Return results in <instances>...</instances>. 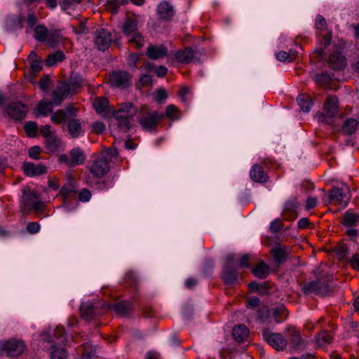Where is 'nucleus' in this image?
I'll return each mask as SVG.
<instances>
[{"instance_id":"obj_1","label":"nucleus","mask_w":359,"mask_h":359,"mask_svg":"<svg viewBox=\"0 0 359 359\" xmlns=\"http://www.w3.org/2000/svg\"><path fill=\"white\" fill-rule=\"evenodd\" d=\"M114 155H116V151L109 149L91 156L87 167L94 177L101 178L109 172V161Z\"/></svg>"},{"instance_id":"obj_2","label":"nucleus","mask_w":359,"mask_h":359,"mask_svg":"<svg viewBox=\"0 0 359 359\" xmlns=\"http://www.w3.org/2000/svg\"><path fill=\"white\" fill-rule=\"evenodd\" d=\"M137 113V109L132 102L123 103L114 113V118L118 121V128L125 133L128 131L132 126L130 120Z\"/></svg>"},{"instance_id":"obj_3","label":"nucleus","mask_w":359,"mask_h":359,"mask_svg":"<svg viewBox=\"0 0 359 359\" xmlns=\"http://www.w3.org/2000/svg\"><path fill=\"white\" fill-rule=\"evenodd\" d=\"M45 205L40 197L33 191H25L21 199V212L24 215L29 214L32 210L40 213Z\"/></svg>"},{"instance_id":"obj_4","label":"nucleus","mask_w":359,"mask_h":359,"mask_svg":"<svg viewBox=\"0 0 359 359\" xmlns=\"http://www.w3.org/2000/svg\"><path fill=\"white\" fill-rule=\"evenodd\" d=\"M163 117L164 114H159L156 111L150 110L147 106H142L137 116V119L144 130H152L156 128Z\"/></svg>"},{"instance_id":"obj_5","label":"nucleus","mask_w":359,"mask_h":359,"mask_svg":"<svg viewBox=\"0 0 359 359\" xmlns=\"http://www.w3.org/2000/svg\"><path fill=\"white\" fill-rule=\"evenodd\" d=\"M351 199L349 187L343 184L341 187H334L329 194V201L334 205L346 207Z\"/></svg>"},{"instance_id":"obj_6","label":"nucleus","mask_w":359,"mask_h":359,"mask_svg":"<svg viewBox=\"0 0 359 359\" xmlns=\"http://www.w3.org/2000/svg\"><path fill=\"white\" fill-rule=\"evenodd\" d=\"M262 337L269 345L277 351H283L287 347V341L280 333L271 332L264 329L262 330Z\"/></svg>"},{"instance_id":"obj_7","label":"nucleus","mask_w":359,"mask_h":359,"mask_svg":"<svg viewBox=\"0 0 359 359\" xmlns=\"http://www.w3.org/2000/svg\"><path fill=\"white\" fill-rule=\"evenodd\" d=\"M234 261V255H228L226 257V264L223 270L222 278L227 285H233L238 281V273L232 266Z\"/></svg>"},{"instance_id":"obj_8","label":"nucleus","mask_w":359,"mask_h":359,"mask_svg":"<svg viewBox=\"0 0 359 359\" xmlns=\"http://www.w3.org/2000/svg\"><path fill=\"white\" fill-rule=\"evenodd\" d=\"M5 111L11 118L20 121L26 116L28 107L21 102L15 101L8 104L5 108Z\"/></svg>"},{"instance_id":"obj_9","label":"nucleus","mask_w":359,"mask_h":359,"mask_svg":"<svg viewBox=\"0 0 359 359\" xmlns=\"http://www.w3.org/2000/svg\"><path fill=\"white\" fill-rule=\"evenodd\" d=\"M109 82L112 86L125 88L131 85L132 76L125 71L114 72L110 74Z\"/></svg>"},{"instance_id":"obj_10","label":"nucleus","mask_w":359,"mask_h":359,"mask_svg":"<svg viewBox=\"0 0 359 359\" xmlns=\"http://www.w3.org/2000/svg\"><path fill=\"white\" fill-rule=\"evenodd\" d=\"M70 94H73L71 91L70 85L67 82H60L51 94L52 102L55 105L58 106Z\"/></svg>"},{"instance_id":"obj_11","label":"nucleus","mask_w":359,"mask_h":359,"mask_svg":"<svg viewBox=\"0 0 359 359\" xmlns=\"http://www.w3.org/2000/svg\"><path fill=\"white\" fill-rule=\"evenodd\" d=\"M338 112V99L336 96H329L323 106V113L319 117L321 121L328 122L325 118H332Z\"/></svg>"},{"instance_id":"obj_12","label":"nucleus","mask_w":359,"mask_h":359,"mask_svg":"<svg viewBox=\"0 0 359 359\" xmlns=\"http://www.w3.org/2000/svg\"><path fill=\"white\" fill-rule=\"evenodd\" d=\"M111 41V34L108 30L100 28L95 31V43L99 50H107Z\"/></svg>"},{"instance_id":"obj_13","label":"nucleus","mask_w":359,"mask_h":359,"mask_svg":"<svg viewBox=\"0 0 359 359\" xmlns=\"http://www.w3.org/2000/svg\"><path fill=\"white\" fill-rule=\"evenodd\" d=\"M34 39L40 42H46L52 45L55 42V34L53 32H48L44 25H37L34 29Z\"/></svg>"},{"instance_id":"obj_14","label":"nucleus","mask_w":359,"mask_h":359,"mask_svg":"<svg viewBox=\"0 0 359 359\" xmlns=\"http://www.w3.org/2000/svg\"><path fill=\"white\" fill-rule=\"evenodd\" d=\"M6 355L13 358L20 355L25 350V344L21 340L10 339L6 341Z\"/></svg>"},{"instance_id":"obj_15","label":"nucleus","mask_w":359,"mask_h":359,"mask_svg":"<svg viewBox=\"0 0 359 359\" xmlns=\"http://www.w3.org/2000/svg\"><path fill=\"white\" fill-rule=\"evenodd\" d=\"M302 290L305 294L315 293L319 295H325L329 291V287L327 284L320 280H316L305 284Z\"/></svg>"},{"instance_id":"obj_16","label":"nucleus","mask_w":359,"mask_h":359,"mask_svg":"<svg viewBox=\"0 0 359 359\" xmlns=\"http://www.w3.org/2000/svg\"><path fill=\"white\" fill-rule=\"evenodd\" d=\"M328 64L330 67L333 69H342L346 65V59L341 51L336 50L330 54Z\"/></svg>"},{"instance_id":"obj_17","label":"nucleus","mask_w":359,"mask_h":359,"mask_svg":"<svg viewBox=\"0 0 359 359\" xmlns=\"http://www.w3.org/2000/svg\"><path fill=\"white\" fill-rule=\"evenodd\" d=\"M24 173L29 177H36L45 174L47 172V168L41 164H34L31 162H25L22 164Z\"/></svg>"},{"instance_id":"obj_18","label":"nucleus","mask_w":359,"mask_h":359,"mask_svg":"<svg viewBox=\"0 0 359 359\" xmlns=\"http://www.w3.org/2000/svg\"><path fill=\"white\" fill-rule=\"evenodd\" d=\"M299 206V203L296 198L289 200L286 202L282 214L284 219L294 220L297 217V210Z\"/></svg>"},{"instance_id":"obj_19","label":"nucleus","mask_w":359,"mask_h":359,"mask_svg":"<svg viewBox=\"0 0 359 359\" xmlns=\"http://www.w3.org/2000/svg\"><path fill=\"white\" fill-rule=\"evenodd\" d=\"M80 313L81 317L86 320H90L96 316L100 315V309L95 307L91 303H83L80 306Z\"/></svg>"},{"instance_id":"obj_20","label":"nucleus","mask_w":359,"mask_h":359,"mask_svg":"<svg viewBox=\"0 0 359 359\" xmlns=\"http://www.w3.org/2000/svg\"><path fill=\"white\" fill-rule=\"evenodd\" d=\"M168 54V48L163 45H150L147 48V56L152 60H159L165 57Z\"/></svg>"},{"instance_id":"obj_21","label":"nucleus","mask_w":359,"mask_h":359,"mask_svg":"<svg viewBox=\"0 0 359 359\" xmlns=\"http://www.w3.org/2000/svg\"><path fill=\"white\" fill-rule=\"evenodd\" d=\"M250 174V178L257 182L264 183L269 180V176L264 171V168L259 163L252 165Z\"/></svg>"},{"instance_id":"obj_22","label":"nucleus","mask_w":359,"mask_h":359,"mask_svg":"<svg viewBox=\"0 0 359 359\" xmlns=\"http://www.w3.org/2000/svg\"><path fill=\"white\" fill-rule=\"evenodd\" d=\"M69 158V166L74 167L82 165L86 157L83 151L81 149L76 147L70 151Z\"/></svg>"},{"instance_id":"obj_23","label":"nucleus","mask_w":359,"mask_h":359,"mask_svg":"<svg viewBox=\"0 0 359 359\" xmlns=\"http://www.w3.org/2000/svg\"><path fill=\"white\" fill-rule=\"evenodd\" d=\"M157 13L159 18L169 20L174 16L175 11L168 2L163 1L157 7Z\"/></svg>"},{"instance_id":"obj_24","label":"nucleus","mask_w":359,"mask_h":359,"mask_svg":"<svg viewBox=\"0 0 359 359\" xmlns=\"http://www.w3.org/2000/svg\"><path fill=\"white\" fill-rule=\"evenodd\" d=\"M195 51L190 48H185L175 53V57L178 62L188 64L192 61Z\"/></svg>"},{"instance_id":"obj_25","label":"nucleus","mask_w":359,"mask_h":359,"mask_svg":"<svg viewBox=\"0 0 359 359\" xmlns=\"http://www.w3.org/2000/svg\"><path fill=\"white\" fill-rule=\"evenodd\" d=\"M67 131L73 138H76L83 133V129L80 121L77 118H71L68 121Z\"/></svg>"},{"instance_id":"obj_26","label":"nucleus","mask_w":359,"mask_h":359,"mask_svg":"<svg viewBox=\"0 0 359 359\" xmlns=\"http://www.w3.org/2000/svg\"><path fill=\"white\" fill-rule=\"evenodd\" d=\"M271 253L275 262L281 264L287 259L290 250L286 247L276 246L271 250Z\"/></svg>"},{"instance_id":"obj_27","label":"nucleus","mask_w":359,"mask_h":359,"mask_svg":"<svg viewBox=\"0 0 359 359\" xmlns=\"http://www.w3.org/2000/svg\"><path fill=\"white\" fill-rule=\"evenodd\" d=\"M122 31L127 37L137 32V20L135 18L127 17L123 24Z\"/></svg>"},{"instance_id":"obj_28","label":"nucleus","mask_w":359,"mask_h":359,"mask_svg":"<svg viewBox=\"0 0 359 359\" xmlns=\"http://www.w3.org/2000/svg\"><path fill=\"white\" fill-rule=\"evenodd\" d=\"M232 335L235 340L239 343L246 341L249 337V330L244 325H238L234 327Z\"/></svg>"},{"instance_id":"obj_29","label":"nucleus","mask_w":359,"mask_h":359,"mask_svg":"<svg viewBox=\"0 0 359 359\" xmlns=\"http://www.w3.org/2000/svg\"><path fill=\"white\" fill-rule=\"evenodd\" d=\"M287 332L292 348L295 350L299 349L303 344V340L299 331L295 327H290L287 330Z\"/></svg>"},{"instance_id":"obj_30","label":"nucleus","mask_w":359,"mask_h":359,"mask_svg":"<svg viewBox=\"0 0 359 359\" xmlns=\"http://www.w3.org/2000/svg\"><path fill=\"white\" fill-rule=\"evenodd\" d=\"M113 309L119 316H126L133 310V305L129 302L122 301L115 303L113 305Z\"/></svg>"},{"instance_id":"obj_31","label":"nucleus","mask_w":359,"mask_h":359,"mask_svg":"<svg viewBox=\"0 0 359 359\" xmlns=\"http://www.w3.org/2000/svg\"><path fill=\"white\" fill-rule=\"evenodd\" d=\"M28 60L30 62L31 73L34 76H36V75L42 69V62L34 52H32L29 54Z\"/></svg>"},{"instance_id":"obj_32","label":"nucleus","mask_w":359,"mask_h":359,"mask_svg":"<svg viewBox=\"0 0 359 359\" xmlns=\"http://www.w3.org/2000/svg\"><path fill=\"white\" fill-rule=\"evenodd\" d=\"M358 121L354 118H347L341 128L342 133L345 135H350L354 133L357 129Z\"/></svg>"},{"instance_id":"obj_33","label":"nucleus","mask_w":359,"mask_h":359,"mask_svg":"<svg viewBox=\"0 0 359 359\" xmlns=\"http://www.w3.org/2000/svg\"><path fill=\"white\" fill-rule=\"evenodd\" d=\"M252 272L257 278H266L269 274V267L265 262L260 261L253 269Z\"/></svg>"},{"instance_id":"obj_34","label":"nucleus","mask_w":359,"mask_h":359,"mask_svg":"<svg viewBox=\"0 0 359 359\" xmlns=\"http://www.w3.org/2000/svg\"><path fill=\"white\" fill-rule=\"evenodd\" d=\"M359 221V215L348 210L343 215L342 224L348 226H353L358 224Z\"/></svg>"},{"instance_id":"obj_35","label":"nucleus","mask_w":359,"mask_h":359,"mask_svg":"<svg viewBox=\"0 0 359 359\" xmlns=\"http://www.w3.org/2000/svg\"><path fill=\"white\" fill-rule=\"evenodd\" d=\"M54 103L52 101L47 102L44 100H41L36 107V111L38 112L37 116L41 115L43 116H48V114L53 111V104Z\"/></svg>"},{"instance_id":"obj_36","label":"nucleus","mask_w":359,"mask_h":359,"mask_svg":"<svg viewBox=\"0 0 359 359\" xmlns=\"http://www.w3.org/2000/svg\"><path fill=\"white\" fill-rule=\"evenodd\" d=\"M317 344L320 346L330 344L333 339V336L330 332L323 330L316 337Z\"/></svg>"},{"instance_id":"obj_37","label":"nucleus","mask_w":359,"mask_h":359,"mask_svg":"<svg viewBox=\"0 0 359 359\" xmlns=\"http://www.w3.org/2000/svg\"><path fill=\"white\" fill-rule=\"evenodd\" d=\"M297 55L298 52L293 49H290L288 52L280 50L276 53V58L281 62H292Z\"/></svg>"},{"instance_id":"obj_38","label":"nucleus","mask_w":359,"mask_h":359,"mask_svg":"<svg viewBox=\"0 0 359 359\" xmlns=\"http://www.w3.org/2000/svg\"><path fill=\"white\" fill-rule=\"evenodd\" d=\"M297 102L302 110L306 113H308L310 111L311 107L313 105L311 98L305 94H302L298 96Z\"/></svg>"},{"instance_id":"obj_39","label":"nucleus","mask_w":359,"mask_h":359,"mask_svg":"<svg viewBox=\"0 0 359 359\" xmlns=\"http://www.w3.org/2000/svg\"><path fill=\"white\" fill-rule=\"evenodd\" d=\"M65 59V54L62 51H56L53 54L48 56L46 60V65L48 67H51L57 64V62H62Z\"/></svg>"},{"instance_id":"obj_40","label":"nucleus","mask_w":359,"mask_h":359,"mask_svg":"<svg viewBox=\"0 0 359 359\" xmlns=\"http://www.w3.org/2000/svg\"><path fill=\"white\" fill-rule=\"evenodd\" d=\"M108 104L109 102L107 98L99 97L95 98L93 102V107L97 113L101 114L105 111Z\"/></svg>"},{"instance_id":"obj_41","label":"nucleus","mask_w":359,"mask_h":359,"mask_svg":"<svg viewBox=\"0 0 359 359\" xmlns=\"http://www.w3.org/2000/svg\"><path fill=\"white\" fill-rule=\"evenodd\" d=\"M68 118L66 116L65 111L58 109L51 114L50 120L55 124H61L65 123Z\"/></svg>"},{"instance_id":"obj_42","label":"nucleus","mask_w":359,"mask_h":359,"mask_svg":"<svg viewBox=\"0 0 359 359\" xmlns=\"http://www.w3.org/2000/svg\"><path fill=\"white\" fill-rule=\"evenodd\" d=\"M128 2V0H109L107 3V8L112 13H116L121 6Z\"/></svg>"},{"instance_id":"obj_43","label":"nucleus","mask_w":359,"mask_h":359,"mask_svg":"<svg viewBox=\"0 0 359 359\" xmlns=\"http://www.w3.org/2000/svg\"><path fill=\"white\" fill-rule=\"evenodd\" d=\"M67 354L65 349L62 348H58L55 345L51 346V359H67Z\"/></svg>"},{"instance_id":"obj_44","label":"nucleus","mask_w":359,"mask_h":359,"mask_svg":"<svg viewBox=\"0 0 359 359\" xmlns=\"http://www.w3.org/2000/svg\"><path fill=\"white\" fill-rule=\"evenodd\" d=\"M60 144V140L53 134L49 137H46V147L50 151H55Z\"/></svg>"},{"instance_id":"obj_45","label":"nucleus","mask_w":359,"mask_h":359,"mask_svg":"<svg viewBox=\"0 0 359 359\" xmlns=\"http://www.w3.org/2000/svg\"><path fill=\"white\" fill-rule=\"evenodd\" d=\"M164 116L170 120H177L180 118V113L175 105L169 104L166 107Z\"/></svg>"},{"instance_id":"obj_46","label":"nucleus","mask_w":359,"mask_h":359,"mask_svg":"<svg viewBox=\"0 0 359 359\" xmlns=\"http://www.w3.org/2000/svg\"><path fill=\"white\" fill-rule=\"evenodd\" d=\"M128 43L130 45L135 46L137 48H141L144 45V39L142 34L139 32H136L132 34L130 37H128Z\"/></svg>"},{"instance_id":"obj_47","label":"nucleus","mask_w":359,"mask_h":359,"mask_svg":"<svg viewBox=\"0 0 359 359\" xmlns=\"http://www.w3.org/2000/svg\"><path fill=\"white\" fill-rule=\"evenodd\" d=\"M76 189L77 187L75 184L73 182H69L61 188L60 194L63 197L67 198L72 194L76 193Z\"/></svg>"},{"instance_id":"obj_48","label":"nucleus","mask_w":359,"mask_h":359,"mask_svg":"<svg viewBox=\"0 0 359 359\" xmlns=\"http://www.w3.org/2000/svg\"><path fill=\"white\" fill-rule=\"evenodd\" d=\"M67 83L70 85L72 93H74L77 88L83 86V81L81 76L74 75L71 76L69 81Z\"/></svg>"},{"instance_id":"obj_49","label":"nucleus","mask_w":359,"mask_h":359,"mask_svg":"<svg viewBox=\"0 0 359 359\" xmlns=\"http://www.w3.org/2000/svg\"><path fill=\"white\" fill-rule=\"evenodd\" d=\"M95 356V351L93 349L91 344L85 343L82 345L81 359H93Z\"/></svg>"},{"instance_id":"obj_50","label":"nucleus","mask_w":359,"mask_h":359,"mask_svg":"<svg viewBox=\"0 0 359 359\" xmlns=\"http://www.w3.org/2000/svg\"><path fill=\"white\" fill-rule=\"evenodd\" d=\"M285 312V309L283 307H277L272 310V315L276 323H280L285 319L287 316Z\"/></svg>"},{"instance_id":"obj_51","label":"nucleus","mask_w":359,"mask_h":359,"mask_svg":"<svg viewBox=\"0 0 359 359\" xmlns=\"http://www.w3.org/2000/svg\"><path fill=\"white\" fill-rule=\"evenodd\" d=\"M24 128H25L26 133L27 134V135L29 137H34L36 136L37 130H38V126L35 122H33V121L27 122L25 124Z\"/></svg>"},{"instance_id":"obj_52","label":"nucleus","mask_w":359,"mask_h":359,"mask_svg":"<svg viewBox=\"0 0 359 359\" xmlns=\"http://www.w3.org/2000/svg\"><path fill=\"white\" fill-rule=\"evenodd\" d=\"M315 81L319 86H324L329 83L330 77L327 73L322 72L315 76Z\"/></svg>"},{"instance_id":"obj_53","label":"nucleus","mask_w":359,"mask_h":359,"mask_svg":"<svg viewBox=\"0 0 359 359\" xmlns=\"http://www.w3.org/2000/svg\"><path fill=\"white\" fill-rule=\"evenodd\" d=\"M82 0H62L60 6L63 11L68 12L72 9L76 5H78Z\"/></svg>"},{"instance_id":"obj_54","label":"nucleus","mask_w":359,"mask_h":359,"mask_svg":"<svg viewBox=\"0 0 359 359\" xmlns=\"http://www.w3.org/2000/svg\"><path fill=\"white\" fill-rule=\"evenodd\" d=\"M334 252L339 259H344L347 257L348 248L345 244L339 245L335 247Z\"/></svg>"},{"instance_id":"obj_55","label":"nucleus","mask_w":359,"mask_h":359,"mask_svg":"<svg viewBox=\"0 0 359 359\" xmlns=\"http://www.w3.org/2000/svg\"><path fill=\"white\" fill-rule=\"evenodd\" d=\"M41 149L39 146L32 147L28 151V155L31 158L39 160L40 158V154Z\"/></svg>"},{"instance_id":"obj_56","label":"nucleus","mask_w":359,"mask_h":359,"mask_svg":"<svg viewBox=\"0 0 359 359\" xmlns=\"http://www.w3.org/2000/svg\"><path fill=\"white\" fill-rule=\"evenodd\" d=\"M258 318L262 322H265L270 316V311L268 308L263 307L259 309L257 311Z\"/></svg>"},{"instance_id":"obj_57","label":"nucleus","mask_w":359,"mask_h":359,"mask_svg":"<svg viewBox=\"0 0 359 359\" xmlns=\"http://www.w3.org/2000/svg\"><path fill=\"white\" fill-rule=\"evenodd\" d=\"M65 111L66 116L68 118L76 116L78 109L74 106L73 104H69L65 109H62Z\"/></svg>"},{"instance_id":"obj_58","label":"nucleus","mask_w":359,"mask_h":359,"mask_svg":"<svg viewBox=\"0 0 359 359\" xmlns=\"http://www.w3.org/2000/svg\"><path fill=\"white\" fill-rule=\"evenodd\" d=\"M167 98V93L163 88L158 89L155 93V100L158 102H163Z\"/></svg>"},{"instance_id":"obj_59","label":"nucleus","mask_w":359,"mask_h":359,"mask_svg":"<svg viewBox=\"0 0 359 359\" xmlns=\"http://www.w3.org/2000/svg\"><path fill=\"white\" fill-rule=\"evenodd\" d=\"M91 198V192L87 189H83L79 194V199L82 202H87Z\"/></svg>"},{"instance_id":"obj_60","label":"nucleus","mask_w":359,"mask_h":359,"mask_svg":"<svg viewBox=\"0 0 359 359\" xmlns=\"http://www.w3.org/2000/svg\"><path fill=\"white\" fill-rule=\"evenodd\" d=\"M125 282L130 285H136L137 283V278L134 273H128L125 276Z\"/></svg>"},{"instance_id":"obj_61","label":"nucleus","mask_w":359,"mask_h":359,"mask_svg":"<svg viewBox=\"0 0 359 359\" xmlns=\"http://www.w3.org/2000/svg\"><path fill=\"white\" fill-rule=\"evenodd\" d=\"M93 131L97 134L102 133L105 130V126L103 123L97 121L92 124Z\"/></svg>"},{"instance_id":"obj_62","label":"nucleus","mask_w":359,"mask_h":359,"mask_svg":"<svg viewBox=\"0 0 359 359\" xmlns=\"http://www.w3.org/2000/svg\"><path fill=\"white\" fill-rule=\"evenodd\" d=\"M39 229L40 225L37 222H30L27 225V230L31 234L39 232Z\"/></svg>"},{"instance_id":"obj_63","label":"nucleus","mask_w":359,"mask_h":359,"mask_svg":"<svg viewBox=\"0 0 359 359\" xmlns=\"http://www.w3.org/2000/svg\"><path fill=\"white\" fill-rule=\"evenodd\" d=\"M316 27L318 29H325L327 27L325 19L320 15H318L316 17Z\"/></svg>"},{"instance_id":"obj_64","label":"nucleus","mask_w":359,"mask_h":359,"mask_svg":"<svg viewBox=\"0 0 359 359\" xmlns=\"http://www.w3.org/2000/svg\"><path fill=\"white\" fill-rule=\"evenodd\" d=\"M350 266L356 270H359V254L356 253L349 259Z\"/></svg>"}]
</instances>
